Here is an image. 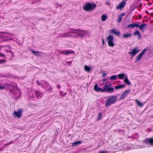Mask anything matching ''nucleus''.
<instances>
[{
    "instance_id": "obj_19",
    "label": "nucleus",
    "mask_w": 153,
    "mask_h": 153,
    "mask_svg": "<svg viewBox=\"0 0 153 153\" xmlns=\"http://www.w3.org/2000/svg\"><path fill=\"white\" fill-rule=\"evenodd\" d=\"M30 51L33 53L34 54L36 55L39 56L40 55L39 53H42L41 52L39 51H35V50L30 49Z\"/></svg>"
},
{
    "instance_id": "obj_39",
    "label": "nucleus",
    "mask_w": 153,
    "mask_h": 153,
    "mask_svg": "<svg viewBox=\"0 0 153 153\" xmlns=\"http://www.w3.org/2000/svg\"><path fill=\"white\" fill-rule=\"evenodd\" d=\"M5 62V60H0V63H1L2 62Z\"/></svg>"
},
{
    "instance_id": "obj_14",
    "label": "nucleus",
    "mask_w": 153,
    "mask_h": 153,
    "mask_svg": "<svg viewBox=\"0 0 153 153\" xmlns=\"http://www.w3.org/2000/svg\"><path fill=\"white\" fill-rule=\"evenodd\" d=\"M134 35L135 36L137 35V38L138 39H141L142 38V36L140 34L139 31L136 30L133 33Z\"/></svg>"
},
{
    "instance_id": "obj_28",
    "label": "nucleus",
    "mask_w": 153,
    "mask_h": 153,
    "mask_svg": "<svg viewBox=\"0 0 153 153\" xmlns=\"http://www.w3.org/2000/svg\"><path fill=\"white\" fill-rule=\"evenodd\" d=\"M99 87L98 86L97 84H96L94 87V90L96 92H98V90Z\"/></svg>"
},
{
    "instance_id": "obj_43",
    "label": "nucleus",
    "mask_w": 153,
    "mask_h": 153,
    "mask_svg": "<svg viewBox=\"0 0 153 153\" xmlns=\"http://www.w3.org/2000/svg\"><path fill=\"white\" fill-rule=\"evenodd\" d=\"M145 12L146 13H147L148 14H149V13L148 12V11L147 10H146Z\"/></svg>"
},
{
    "instance_id": "obj_32",
    "label": "nucleus",
    "mask_w": 153,
    "mask_h": 153,
    "mask_svg": "<svg viewBox=\"0 0 153 153\" xmlns=\"http://www.w3.org/2000/svg\"><path fill=\"white\" fill-rule=\"evenodd\" d=\"M146 24H142L140 26L139 25V26L138 27H139V28L140 29V30H143V27L146 26Z\"/></svg>"
},
{
    "instance_id": "obj_16",
    "label": "nucleus",
    "mask_w": 153,
    "mask_h": 153,
    "mask_svg": "<svg viewBox=\"0 0 153 153\" xmlns=\"http://www.w3.org/2000/svg\"><path fill=\"white\" fill-rule=\"evenodd\" d=\"M139 26V25L138 24H132L128 25L127 27L128 28H133L134 27H137Z\"/></svg>"
},
{
    "instance_id": "obj_41",
    "label": "nucleus",
    "mask_w": 153,
    "mask_h": 153,
    "mask_svg": "<svg viewBox=\"0 0 153 153\" xmlns=\"http://www.w3.org/2000/svg\"><path fill=\"white\" fill-rule=\"evenodd\" d=\"M102 42L103 45H104V40L103 39H102Z\"/></svg>"
},
{
    "instance_id": "obj_20",
    "label": "nucleus",
    "mask_w": 153,
    "mask_h": 153,
    "mask_svg": "<svg viewBox=\"0 0 153 153\" xmlns=\"http://www.w3.org/2000/svg\"><path fill=\"white\" fill-rule=\"evenodd\" d=\"M85 70L87 72H89L91 70V68L87 65H85L84 67Z\"/></svg>"
},
{
    "instance_id": "obj_27",
    "label": "nucleus",
    "mask_w": 153,
    "mask_h": 153,
    "mask_svg": "<svg viewBox=\"0 0 153 153\" xmlns=\"http://www.w3.org/2000/svg\"><path fill=\"white\" fill-rule=\"evenodd\" d=\"M125 74H120L117 75V76L120 79H123L124 77Z\"/></svg>"
},
{
    "instance_id": "obj_17",
    "label": "nucleus",
    "mask_w": 153,
    "mask_h": 153,
    "mask_svg": "<svg viewBox=\"0 0 153 153\" xmlns=\"http://www.w3.org/2000/svg\"><path fill=\"white\" fill-rule=\"evenodd\" d=\"M35 94L36 95V97L37 98H38L39 97L40 98H41L43 95L42 93L37 90L35 91Z\"/></svg>"
},
{
    "instance_id": "obj_3",
    "label": "nucleus",
    "mask_w": 153,
    "mask_h": 153,
    "mask_svg": "<svg viewBox=\"0 0 153 153\" xmlns=\"http://www.w3.org/2000/svg\"><path fill=\"white\" fill-rule=\"evenodd\" d=\"M116 96L109 97L108 99L106 101L105 105L107 107L111 105V104L115 103L117 100Z\"/></svg>"
},
{
    "instance_id": "obj_44",
    "label": "nucleus",
    "mask_w": 153,
    "mask_h": 153,
    "mask_svg": "<svg viewBox=\"0 0 153 153\" xmlns=\"http://www.w3.org/2000/svg\"><path fill=\"white\" fill-rule=\"evenodd\" d=\"M0 33H7L6 32H0Z\"/></svg>"
},
{
    "instance_id": "obj_22",
    "label": "nucleus",
    "mask_w": 153,
    "mask_h": 153,
    "mask_svg": "<svg viewBox=\"0 0 153 153\" xmlns=\"http://www.w3.org/2000/svg\"><path fill=\"white\" fill-rule=\"evenodd\" d=\"M124 82L127 85H131V83L129 81V80L127 77H126L124 79Z\"/></svg>"
},
{
    "instance_id": "obj_35",
    "label": "nucleus",
    "mask_w": 153,
    "mask_h": 153,
    "mask_svg": "<svg viewBox=\"0 0 153 153\" xmlns=\"http://www.w3.org/2000/svg\"><path fill=\"white\" fill-rule=\"evenodd\" d=\"M36 83L37 85H41L42 83L39 82L38 80H37L36 81Z\"/></svg>"
},
{
    "instance_id": "obj_30",
    "label": "nucleus",
    "mask_w": 153,
    "mask_h": 153,
    "mask_svg": "<svg viewBox=\"0 0 153 153\" xmlns=\"http://www.w3.org/2000/svg\"><path fill=\"white\" fill-rule=\"evenodd\" d=\"M117 78V76L116 75H113L110 77V79L111 80H115Z\"/></svg>"
},
{
    "instance_id": "obj_18",
    "label": "nucleus",
    "mask_w": 153,
    "mask_h": 153,
    "mask_svg": "<svg viewBox=\"0 0 153 153\" xmlns=\"http://www.w3.org/2000/svg\"><path fill=\"white\" fill-rule=\"evenodd\" d=\"M110 32L111 33L114 34L116 35H119L120 34V32L119 31H116L115 29H112L111 30Z\"/></svg>"
},
{
    "instance_id": "obj_7",
    "label": "nucleus",
    "mask_w": 153,
    "mask_h": 153,
    "mask_svg": "<svg viewBox=\"0 0 153 153\" xmlns=\"http://www.w3.org/2000/svg\"><path fill=\"white\" fill-rule=\"evenodd\" d=\"M143 142L147 145H153V138H146L143 140Z\"/></svg>"
},
{
    "instance_id": "obj_29",
    "label": "nucleus",
    "mask_w": 153,
    "mask_h": 153,
    "mask_svg": "<svg viewBox=\"0 0 153 153\" xmlns=\"http://www.w3.org/2000/svg\"><path fill=\"white\" fill-rule=\"evenodd\" d=\"M107 18V16L105 15H103L101 16V19L103 21H105Z\"/></svg>"
},
{
    "instance_id": "obj_34",
    "label": "nucleus",
    "mask_w": 153,
    "mask_h": 153,
    "mask_svg": "<svg viewBox=\"0 0 153 153\" xmlns=\"http://www.w3.org/2000/svg\"><path fill=\"white\" fill-rule=\"evenodd\" d=\"M13 143V141H11L9 143H7L6 144H4V145H10L11 143Z\"/></svg>"
},
{
    "instance_id": "obj_33",
    "label": "nucleus",
    "mask_w": 153,
    "mask_h": 153,
    "mask_svg": "<svg viewBox=\"0 0 153 153\" xmlns=\"http://www.w3.org/2000/svg\"><path fill=\"white\" fill-rule=\"evenodd\" d=\"M77 30H75L74 29H71V31L70 32H69L68 33H70V34L71 33H76V31Z\"/></svg>"
},
{
    "instance_id": "obj_46",
    "label": "nucleus",
    "mask_w": 153,
    "mask_h": 153,
    "mask_svg": "<svg viewBox=\"0 0 153 153\" xmlns=\"http://www.w3.org/2000/svg\"><path fill=\"white\" fill-rule=\"evenodd\" d=\"M68 63H71V62H68Z\"/></svg>"
},
{
    "instance_id": "obj_45",
    "label": "nucleus",
    "mask_w": 153,
    "mask_h": 153,
    "mask_svg": "<svg viewBox=\"0 0 153 153\" xmlns=\"http://www.w3.org/2000/svg\"><path fill=\"white\" fill-rule=\"evenodd\" d=\"M7 51L8 52H10V53L11 52V51Z\"/></svg>"
},
{
    "instance_id": "obj_1",
    "label": "nucleus",
    "mask_w": 153,
    "mask_h": 153,
    "mask_svg": "<svg viewBox=\"0 0 153 153\" xmlns=\"http://www.w3.org/2000/svg\"><path fill=\"white\" fill-rule=\"evenodd\" d=\"M107 79H104L102 80V83L101 85H105V88L106 90H105V92H107L108 93H111L113 92L114 91V88L110 87L111 84L109 82L106 81H107Z\"/></svg>"
},
{
    "instance_id": "obj_21",
    "label": "nucleus",
    "mask_w": 153,
    "mask_h": 153,
    "mask_svg": "<svg viewBox=\"0 0 153 153\" xmlns=\"http://www.w3.org/2000/svg\"><path fill=\"white\" fill-rule=\"evenodd\" d=\"M131 36V33L128 34H123V37L124 38H130Z\"/></svg>"
},
{
    "instance_id": "obj_2",
    "label": "nucleus",
    "mask_w": 153,
    "mask_h": 153,
    "mask_svg": "<svg viewBox=\"0 0 153 153\" xmlns=\"http://www.w3.org/2000/svg\"><path fill=\"white\" fill-rule=\"evenodd\" d=\"M96 4L94 3H87L83 6V9L85 11H90L96 7Z\"/></svg>"
},
{
    "instance_id": "obj_13",
    "label": "nucleus",
    "mask_w": 153,
    "mask_h": 153,
    "mask_svg": "<svg viewBox=\"0 0 153 153\" xmlns=\"http://www.w3.org/2000/svg\"><path fill=\"white\" fill-rule=\"evenodd\" d=\"M71 36L70 34V33L68 32L62 33L60 34L59 36L60 37H71Z\"/></svg>"
},
{
    "instance_id": "obj_42",
    "label": "nucleus",
    "mask_w": 153,
    "mask_h": 153,
    "mask_svg": "<svg viewBox=\"0 0 153 153\" xmlns=\"http://www.w3.org/2000/svg\"><path fill=\"white\" fill-rule=\"evenodd\" d=\"M71 37H76L77 36H73L72 35H71Z\"/></svg>"
},
{
    "instance_id": "obj_36",
    "label": "nucleus",
    "mask_w": 153,
    "mask_h": 153,
    "mask_svg": "<svg viewBox=\"0 0 153 153\" xmlns=\"http://www.w3.org/2000/svg\"><path fill=\"white\" fill-rule=\"evenodd\" d=\"M106 73H105V72H103L102 73V76L103 77H105V76H106Z\"/></svg>"
},
{
    "instance_id": "obj_4",
    "label": "nucleus",
    "mask_w": 153,
    "mask_h": 153,
    "mask_svg": "<svg viewBox=\"0 0 153 153\" xmlns=\"http://www.w3.org/2000/svg\"><path fill=\"white\" fill-rule=\"evenodd\" d=\"M22 113V110L21 109H18L17 111H15L12 113V115L15 117L19 119L21 117Z\"/></svg>"
},
{
    "instance_id": "obj_31",
    "label": "nucleus",
    "mask_w": 153,
    "mask_h": 153,
    "mask_svg": "<svg viewBox=\"0 0 153 153\" xmlns=\"http://www.w3.org/2000/svg\"><path fill=\"white\" fill-rule=\"evenodd\" d=\"M102 117V115L101 113H99L97 116V120H100Z\"/></svg>"
},
{
    "instance_id": "obj_25",
    "label": "nucleus",
    "mask_w": 153,
    "mask_h": 153,
    "mask_svg": "<svg viewBox=\"0 0 153 153\" xmlns=\"http://www.w3.org/2000/svg\"><path fill=\"white\" fill-rule=\"evenodd\" d=\"M104 86H103V88H99V90H98V92L100 91L102 92H105V90H106V89L105 88V85H103Z\"/></svg>"
},
{
    "instance_id": "obj_12",
    "label": "nucleus",
    "mask_w": 153,
    "mask_h": 153,
    "mask_svg": "<svg viewBox=\"0 0 153 153\" xmlns=\"http://www.w3.org/2000/svg\"><path fill=\"white\" fill-rule=\"evenodd\" d=\"M60 53L64 54L66 55H68L71 53H74V52L70 50H64L61 52Z\"/></svg>"
},
{
    "instance_id": "obj_10",
    "label": "nucleus",
    "mask_w": 153,
    "mask_h": 153,
    "mask_svg": "<svg viewBox=\"0 0 153 153\" xmlns=\"http://www.w3.org/2000/svg\"><path fill=\"white\" fill-rule=\"evenodd\" d=\"M45 83L47 85V87L44 86L43 85H42V87L44 88L46 91L52 92V87L50 86L49 84H48L46 82H45Z\"/></svg>"
},
{
    "instance_id": "obj_37",
    "label": "nucleus",
    "mask_w": 153,
    "mask_h": 153,
    "mask_svg": "<svg viewBox=\"0 0 153 153\" xmlns=\"http://www.w3.org/2000/svg\"><path fill=\"white\" fill-rule=\"evenodd\" d=\"M99 153H108L107 152L104 151H100L99 152Z\"/></svg>"
},
{
    "instance_id": "obj_24",
    "label": "nucleus",
    "mask_w": 153,
    "mask_h": 153,
    "mask_svg": "<svg viewBox=\"0 0 153 153\" xmlns=\"http://www.w3.org/2000/svg\"><path fill=\"white\" fill-rule=\"evenodd\" d=\"M135 101L136 102L138 105L139 106L142 107L144 105L143 103L140 102L137 99H135Z\"/></svg>"
},
{
    "instance_id": "obj_15",
    "label": "nucleus",
    "mask_w": 153,
    "mask_h": 153,
    "mask_svg": "<svg viewBox=\"0 0 153 153\" xmlns=\"http://www.w3.org/2000/svg\"><path fill=\"white\" fill-rule=\"evenodd\" d=\"M125 15V13H122L118 15L117 22L118 23L120 22L122 19V17L124 16Z\"/></svg>"
},
{
    "instance_id": "obj_5",
    "label": "nucleus",
    "mask_w": 153,
    "mask_h": 153,
    "mask_svg": "<svg viewBox=\"0 0 153 153\" xmlns=\"http://www.w3.org/2000/svg\"><path fill=\"white\" fill-rule=\"evenodd\" d=\"M114 39L112 35H109L106 38L109 46L111 47H114Z\"/></svg>"
},
{
    "instance_id": "obj_40",
    "label": "nucleus",
    "mask_w": 153,
    "mask_h": 153,
    "mask_svg": "<svg viewBox=\"0 0 153 153\" xmlns=\"http://www.w3.org/2000/svg\"><path fill=\"white\" fill-rule=\"evenodd\" d=\"M56 87L57 88H61V86H60V85L59 84H57V85H56Z\"/></svg>"
},
{
    "instance_id": "obj_9",
    "label": "nucleus",
    "mask_w": 153,
    "mask_h": 153,
    "mask_svg": "<svg viewBox=\"0 0 153 153\" xmlns=\"http://www.w3.org/2000/svg\"><path fill=\"white\" fill-rule=\"evenodd\" d=\"M130 91V90H129L125 91L120 96L119 100H121L123 99L128 95Z\"/></svg>"
},
{
    "instance_id": "obj_8",
    "label": "nucleus",
    "mask_w": 153,
    "mask_h": 153,
    "mask_svg": "<svg viewBox=\"0 0 153 153\" xmlns=\"http://www.w3.org/2000/svg\"><path fill=\"white\" fill-rule=\"evenodd\" d=\"M140 51V50L137 48H135L133 49L131 52H128V53L134 56Z\"/></svg>"
},
{
    "instance_id": "obj_26",
    "label": "nucleus",
    "mask_w": 153,
    "mask_h": 153,
    "mask_svg": "<svg viewBox=\"0 0 153 153\" xmlns=\"http://www.w3.org/2000/svg\"><path fill=\"white\" fill-rule=\"evenodd\" d=\"M81 143V141H78L76 142H75L74 143H72V145L73 146H76L80 144Z\"/></svg>"
},
{
    "instance_id": "obj_6",
    "label": "nucleus",
    "mask_w": 153,
    "mask_h": 153,
    "mask_svg": "<svg viewBox=\"0 0 153 153\" xmlns=\"http://www.w3.org/2000/svg\"><path fill=\"white\" fill-rule=\"evenodd\" d=\"M146 51V49H144L138 55L136 58V60L135 61V62H137L140 60L142 56L145 53Z\"/></svg>"
},
{
    "instance_id": "obj_23",
    "label": "nucleus",
    "mask_w": 153,
    "mask_h": 153,
    "mask_svg": "<svg viewBox=\"0 0 153 153\" xmlns=\"http://www.w3.org/2000/svg\"><path fill=\"white\" fill-rule=\"evenodd\" d=\"M125 85H119L116 86L115 88L116 89H119L120 88H123L125 87Z\"/></svg>"
},
{
    "instance_id": "obj_38",
    "label": "nucleus",
    "mask_w": 153,
    "mask_h": 153,
    "mask_svg": "<svg viewBox=\"0 0 153 153\" xmlns=\"http://www.w3.org/2000/svg\"><path fill=\"white\" fill-rule=\"evenodd\" d=\"M5 55L1 53H0V57H4Z\"/></svg>"
},
{
    "instance_id": "obj_11",
    "label": "nucleus",
    "mask_w": 153,
    "mask_h": 153,
    "mask_svg": "<svg viewBox=\"0 0 153 153\" xmlns=\"http://www.w3.org/2000/svg\"><path fill=\"white\" fill-rule=\"evenodd\" d=\"M126 4V2L124 1H123L118 4L116 7V8L117 9H121L125 6Z\"/></svg>"
}]
</instances>
